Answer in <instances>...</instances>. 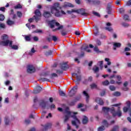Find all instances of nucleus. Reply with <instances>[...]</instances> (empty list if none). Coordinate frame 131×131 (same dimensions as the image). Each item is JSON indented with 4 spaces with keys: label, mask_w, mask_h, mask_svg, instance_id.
Segmentation results:
<instances>
[{
    "label": "nucleus",
    "mask_w": 131,
    "mask_h": 131,
    "mask_svg": "<svg viewBox=\"0 0 131 131\" xmlns=\"http://www.w3.org/2000/svg\"><path fill=\"white\" fill-rule=\"evenodd\" d=\"M40 81H50V80L45 78H42L40 79Z\"/></svg>",
    "instance_id": "41"
},
{
    "label": "nucleus",
    "mask_w": 131,
    "mask_h": 131,
    "mask_svg": "<svg viewBox=\"0 0 131 131\" xmlns=\"http://www.w3.org/2000/svg\"><path fill=\"white\" fill-rule=\"evenodd\" d=\"M65 114L64 122H67L68 119H69L70 117H72L74 119V120L72 121V125L75 126L76 128H78V127H79V124H80V121H79L77 117H76V116H75L77 114V113L70 112L68 108H67L65 112Z\"/></svg>",
    "instance_id": "1"
},
{
    "label": "nucleus",
    "mask_w": 131,
    "mask_h": 131,
    "mask_svg": "<svg viewBox=\"0 0 131 131\" xmlns=\"http://www.w3.org/2000/svg\"><path fill=\"white\" fill-rule=\"evenodd\" d=\"M5 19V16L3 14L0 15V21H4Z\"/></svg>",
    "instance_id": "45"
},
{
    "label": "nucleus",
    "mask_w": 131,
    "mask_h": 131,
    "mask_svg": "<svg viewBox=\"0 0 131 131\" xmlns=\"http://www.w3.org/2000/svg\"><path fill=\"white\" fill-rule=\"evenodd\" d=\"M61 8L60 6V4L58 3H54L51 7V13L56 16V17H61L62 15H66V12L63 10L60 12L59 10H61Z\"/></svg>",
    "instance_id": "2"
},
{
    "label": "nucleus",
    "mask_w": 131,
    "mask_h": 131,
    "mask_svg": "<svg viewBox=\"0 0 131 131\" xmlns=\"http://www.w3.org/2000/svg\"><path fill=\"white\" fill-rule=\"evenodd\" d=\"M77 92V86H75L70 91L69 94L70 97H72V96H74V95H75Z\"/></svg>",
    "instance_id": "9"
},
{
    "label": "nucleus",
    "mask_w": 131,
    "mask_h": 131,
    "mask_svg": "<svg viewBox=\"0 0 131 131\" xmlns=\"http://www.w3.org/2000/svg\"><path fill=\"white\" fill-rule=\"evenodd\" d=\"M96 43L97 46H101V45H102V42H101V41L98 39L96 40Z\"/></svg>",
    "instance_id": "55"
},
{
    "label": "nucleus",
    "mask_w": 131,
    "mask_h": 131,
    "mask_svg": "<svg viewBox=\"0 0 131 131\" xmlns=\"http://www.w3.org/2000/svg\"><path fill=\"white\" fill-rule=\"evenodd\" d=\"M52 40L54 41H57V40H58V38L56 36H52Z\"/></svg>",
    "instance_id": "46"
},
{
    "label": "nucleus",
    "mask_w": 131,
    "mask_h": 131,
    "mask_svg": "<svg viewBox=\"0 0 131 131\" xmlns=\"http://www.w3.org/2000/svg\"><path fill=\"white\" fill-rule=\"evenodd\" d=\"M40 105L41 107H42V108L46 107V103H45V102H41Z\"/></svg>",
    "instance_id": "56"
},
{
    "label": "nucleus",
    "mask_w": 131,
    "mask_h": 131,
    "mask_svg": "<svg viewBox=\"0 0 131 131\" xmlns=\"http://www.w3.org/2000/svg\"><path fill=\"white\" fill-rule=\"evenodd\" d=\"M28 73H34L35 72V68L32 65H29L27 66Z\"/></svg>",
    "instance_id": "7"
},
{
    "label": "nucleus",
    "mask_w": 131,
    "mask_h": 131,
    "mask_svg": "<svg viewBox=\"0 0 131 131\" xmlns=\"http://www.w3.org/2000/svg\"><path fill=\"white\" fill-rule=\"evenodd\" d=\"M15 9H21L22 8V6L20 4H18L17 5L15 6L14 7Z\"/></svg>",
    "instance_id": "50"
},
{
    "label": "nucleus",
    "mask_w": 131,
    "mask_h": 131,
    "mask_svg": "<svg viewBox=\"0 0 131 131\" xmlns=\"http://www.w3.org/2000/svg\"><path fill=\"white\" fill-rule=\"evenodd\" d=\"M7 23L8 24V25H13V24H14V21L11 20H8L7 21Z\"/></svg>",
    "instance_id": "35"
},
{
    "label": "nucleus",
    "mask_w": 131,
    "mask_h": 131,
    "mask_svg": "<svg viewBox=\"0 0 131 131\" xmlns=\"http://www.w3.org/2000/svg\"><path fill=\"white\" fill-rule=\"evenodd\" d=\"M63 7H64V8H66L67 7H69L70 8H73L74 6H73V5H72L71 3H69L68 2H65L64 3Z\"/></svg>",
    "instance_id": "17"
},
{
    "label": "nucleus",
    "mask_w": 131,
    "mask_h": 131,
    "mask_svg": "<svg viewBox=\"0 0 131 131\" xmlns=\"http://www.w3.org/2000/svg\"><path fill=\"white\" fill-rule=\"evenodd\" d=\"M67 33H68L67 32H66V31H62L61 32V34H62V35H63V36L66 35L67 34Z\"/></svg>",
    "instance_id": "62"
},
{
    "label": "nucleus",
    "mask_w": 131,
    "mask_h": 131,
    "mask_svg": "<svg viewBox=\"0 0 131 131\" xmlns=\"http://www.w3.org/2000/svg\"><path fill=\"white\" fill-rule=\"evenodd\" d=\"M17 14L18 17H19V18H21V17H22V13H21V12L18 11L17 12Z\"/></svg>",
    "instance_id": "58"
},
{
    "label": "nucleus",
    "mask_w": 131,
    "mask_h": 131,
    "mask_svg": "<svg viewBox=\"0 0 131 131\" xmlns=\"http://www.w3.org/2000/svg\"><path fill=\"white\" fill-rule=\"evenodd\" d=\"M126 105L127 106L128 108H130L131 102L129 101H127L126 102Z\"/></svg>",
    "instance_id": "38"
},
{
    "label": "nucleus",
    "mask_w": 131,
    "mask_h": 131,
    "mask_svg": "<svg viewBox=\"0 0 131 131\" xmlns=\"http://www.w3.org/2000/svg\"><path fill=\"white\" fill-rule=\"evenodd\" d=\"M119 12L120 14H122V13H124V8H119Z\"/></svg>",
    "instance_id": "42"
},
{
    "label": "nucleus",
    "mask_w": 131,
    "mask_h": 131,
    "mask_svg": "<svg viewBox=\"0 0 131 131\" xmlns=\"http://www.w3.org/2000/svg\"><path fill=\"white\" fill-rule=\"evenodd\" d=\"M68 68V64H67V63L64 62L61 64V69H62V70H66Z\"/></svg>",
    "instance_id": "16"
},
{
    "label": "nucleus",
    "mask_w": 131,
    "mask_h": 131,
    "mask_svg": "<svg viewBox=\"0 0 131 131\" xmlns=\"http://www.w3.org/2000/svg\"><path fill=\"white\" fill-rule=\"evenodd\" d=\"M52 54H53V52L52 51V50H49L45 53L46 56H51Z\"/></svg>",
    "instance_id": "28"
},
{
    "label": "nucleus",
    "mask_w": 131,
    "mask_h": 131,
    "mask_svg": "<svg viewBox=\"0 0 131 131\" xmlns=\"http://www.w3.org/2000/svg\"><path fill=\"white\" fill-rule=\"evenodd\" d=\"M95 101L97 104H99V105L104 104V101H103V100L99 97L96 98Z\"/></svg>",
    "instance_id": "11"
},
{
    "label": "nucleus",
    "mask_w": 131,
    "mask_h": 131,
    "mask_svg": "<svg viewBox=\"0 0 131 131\" xmlns=\"http://www.w3.org/2000/svg\"><path fill=\"white\" fill-rule=\"evenodd\" d=\"M107 13L108 14H111V6H108L107 8Z\"/></svg>",
    "instance_id": "40"
},
{
    "label": "nucleus",
    "mask_w": 131,
    "mask_h": 131,
    "mask_svg": "<svg viewBox=\"0 0 131 131\" xmlns=\"http://www.w3.org/2000/svg\"><path fill=\"white\" fill-rule=\"evenodd\" d=\"M124 20L125 21H129V16L128 15H124Z\"/></svg>",
    "instance_id": "32"
},
{
    "label": "nucleus",
    "mask_w": 131,
    "mask_h": 131,
    "mask_svg": "<svg viewBox=\"0 0 131 131\" xmlns=\"http://www.w3.org/2000/svg\"><path fill=\"white\" fill-rule=\"evenodd\" d=\"M82 107H83V104L81 103L79 104L77 106L78 108H81Z\"/></svg>",
    "instance_id": "63"
},
{
    "label": "nucleus",
    "mask_w": 131,
    "mask_h": 131,
    "mask_svg": "<svg viewBox=\"0 0 131 131\" xmlns=\"http://www.w3.org/2000/svg\"><path fill=\"white\" fill-rule=\"evenodd\" d=\"M4 121H5V124H6V125H8V124L10 123V119L8 117H5L4 119Z\"/></svg>",
    "instance_id": "23"
},
{
    "label": "nucleus",
    "mask_w": 131,
    "mask_h": 131,
    "mask_svg": "<svg viewBox=\"0 0 131 131\" xmlns=\"http://www.w3.org/2000/svg\"><path fill=\"white\" fill-rule=\"evenodd\" d=\"M76 13H77V14H80L82 16H88V13H85V9H84L76 10Z\"/></svg>",
    "instance_id": "8"
},
{
    "label": "nucleus",
    "mask_w": 131,
    "mask_h": 131,
    "mask_svg": "<svg viewBox=\"0 0 131 131\" xmlns=\"http://www.w3.org/2000/svg\"><path fill=\"white\" fill-rule=\"evenodd\" d=\"M9 98H5L4 100V103L5 104H9Z\"/></svg>",
    "instance_id": "52"
},
{
    "label": "nucleus",
    "mask_w": 131,
    "mask_h": 131,
    "mask_svg": "<svg viewBox=\"0 0 131 131\" xmlns=\"http://www.w3.org/2000/svg\"><path fill=\"white\" fill-rule=\"evenodd\" d=\"M130 51V48L129 47H126L124 49V52H129Z\"/></svg>",
    "instance_id": "59"
},
{
    "label": "nucleus",
    "mask_w": 131,
    "mask_h": 131,
    "mask_svg": "<svg viewBox=\"0 0 131 131\" xmlns=\"http://www.w3.org/2000/svg\"><path fill=\"white\" fill-rule=\"evenodd\" d=\"M50 125H51V124H50ZM50 125H49V124H48L47 125H45V126H43L42 127V131L47 130V129H48V128L50 127Z\"/></svg>",
    "instance_id": "22"
},
{
    "label": "nucleus",
    "mask_w": 131,
    "mask_h": 131,
    "mask_svg": "<svg viewBox=\"0 0 131 131\" xmlns=\"http://www.w3.org/2000/svg\"><path fill=\"white\" fill-rule=\"evenodd\" d=\"M97 65H98V66L100 67V68H101V69H103V61H99L97 63Z\"/></svg>",
    "instance_id": "27"
},
{
    "label": "nucleus",
    "mask_w": 131,
    "mask_h": 131,
    "mask_svg": "<svg viewBox=\"0 0 131 131\" xmlns=\"http://www.w3.org/2000/svg\"><path fill=\"white\" fill-rule=\"evenodd\" d=\"M8 37L7 35H4L2 37V41L0 42V45L2 46H9L12 50H18L19 47L18 45H13V41H10L8 39Z\"/></svg>",
    "instance_id": "3"
},
{
    "label": "nucleus",
    "mask_w": 131,
    "mask_h": 131,
    "mask_svg": "<svg viewBox=\"0 0 131 131\" xmlns=\"http://www.w3.org/2000/svg\"><path fill=\"white\" fill-rule=\"evenodd\" d=\"M89 48V46H86L85 48H84V50L85 51H86L88 53H91V50L90 49H88Z\"/></svg>",
    "instance_id": "48"
},
{
    "label": "nucleus",
    "mask_w": 131,
    "mask_h": 131,
    "mask_svg": "<svg viewBox=\"0 0 131 131\" xmlns=\"http://www.w3.org/2000/svg\"><path fill=\"white\" fill-rule=\"evenodd\" d=\"M48 25H49L50 28H54L55 26L57 27L56 29H53V31H57L58 30L63 29V26L60 25L59 23H57V21L55 20L48 21Z\"/></svg>",
    "instance_id": "5"
},
{
    "label": "nucleus",
    "mask_w": 131,
    "mask_h": 131,
    "mask_svg": "<svg viewBox=\"0 0 131 131\" xmlns=\"http://www.w3.org/2000/svg\"><path fill=\"white\" fill-rule=\"evenodd\" d=\"M76 10H74V9L67 11L68 14H72V13H76Z\"/></svg>",
    "instance_id": "34"
},
{
    "label": "nucleus",
    "mask_w": 131,
    "mask_h": 131,
    "mask_svg": "<svg viewBox=\"0 0 131 131\" xmlns=\"http://www.w3.org/2000/svg\"><path fill=\"white\" fill-rule=\"evenodd\" d=\"M94 51L96 52V53H100V50H99V48L97 47L94 48Z\"/></svg>",
    "instance_id": "39"
},
{
    "label": "nucleus",
    "mask_w": 131,
    "mask_h": 131,
    "mask_svg": "<svg viewBox=\"0 0 131 131\" xmlns=\"http://www.w3.org/2000/svg\"><path fill=\"white\" fill-rule=\"evenodd\" d=\"M127 6H131V0H129L126 3Z\"/></svg>",
    "instance_id": "64"
},
{
    "label": "nucleus",
    "mask_w": 131,
    "mask_h": 131,
    "mask_svg": "<svg viewBox=\"0 0 131 131\" xmlns=\"http://www.w3.org/2000/svg\"><path fill=\"white\" fill-rule=\"evenodd\" d=\"M59 94L60 96H61L62 97H65V93H64V92H63L62 91H59Z\"/></svg>",
    "instance_id": "36"
},
{
    "label": "nucleus",
    "mask_w": 131,
    "mask_h": 131,
    "mask_svg": "<svg viewBox=\"0 0 131 131\" xmlns=\"http://www.w3.org/2000/svg\"><path fill=\"white\" fill-rule=\"evenodd\" d=\"M43 16L45 18H50V17H52V14L49 11H45L44 12Z\"/></svg>",
    "instance_id": "13"
},
{
    "label": "nucleus",
    "mask_w": 131,
    "mask_h": 131,
    "mask_svg": "<svg viewBox=\"0 0 131 131\" xmlns=\"http://www.w3.org/2000/svg\"><path fill=\"white\" fill-rule=\"evenodd\" d=\"M114 96H115V97H119L120 96V93L119 92H116L113 94Z\"/></svg>",
    "instance_id": "37"
},
{
    "label": "nucleus",
    "mask_w": 131,
    "mask_h": 131,
    "mask_svg": "<svg viewBox=\"0 0 131 131\" xmlns=\"http://www.w3.org/2000/svg\"><path fill=\"white\" fill-rule=\"evenodd\" d=\"M67 130H71V126L69 124H67Z\"/></svg>",
    "instance_id": "60"
},
{
    "label": "nucleus",
    "mask_w": 131,
    "mask_h": 131,
    "mask_svg": "<svg viewBox=\"0 0 131 131\" xmlns=\"http://www.w3.org/2000/svg\"><path fill=\"white\" fill-rule=\"evenodd\" d=\"M82 122L83 124H86L89 122V118L86 116H84L82 118Z\"/></svg>",
    "instance_id": "14"
},
{
    "label": "nucleus",
    "mask_w": 131,
    "mask_h": 131,
    "mask_svg": "<svg viewBox=\"0 0 131 131\" xmlns=\"http://www.w3.org/2000/svg\"><path fill=\"white\" fill-rule=\"evenodd\" d=\"M110 83H111V84H115V83H116V81H115V80L113 79H111L110 80Z\"/></svg>",
    "instance_id": "53"
},
{
    "label": "nucleus",
    "mask_w": 131,
    "mask_h": 131,
    "mask_svg": "<svg viewBox=\"0 0 131 131\" xmlns=\"http://www.w3.org/2000/svg\"><path fill=\"white\" fill-rule=\"evenodd\" d=\"M104 60H105V62H107V65L108 66H110V65H111L112 63H111V60H110V59L105 58Z\"/></svg>",
    "instance_id": "25"
},
{
    "label": "nucleus",
    "mask_w": 131,
    "mask_h": 131,
    "mask_svg": "<svg viewBox=\"0 0 131 131\" xmlns=\"http://www.w3.org/2000/svg\"><path fill=\"white\" fill-rule=\"evenodd\" d=\"M116 78V80H118L116 81L117 84H121V76H120V75H117Z\"/></svg>",
    "instance_id": "12"
},
{
    "label": "nucleus",
    "mask_w": 131,
    "mask_h": 131,
    "mask_svg": "<svg viewBox=\"0 0 131 131\" xmlns=\"http://www.w3.org/2000/svg\"><path fill=\"white\" fill-rule=\"evenodd\" d=\"M33 39L34 41H38V38L37 36L33 37Z\"/></svg>",
    "instance_id": "57"
},
{
    "label": "nucleus",
    "mask_w": 131,
    "mask_h": 131,
    "mask_svg": "<svg viewBox=\"0 0 131 131\" xmlns=\"http://www.w3.org/2000/svg\"><path fill=\"white\" fill-rule=\"evenodd\" d=\"M102 124H103V125L105 126V127H108V125H109V124H108V122H107V121H106V120L103 121Z\"/></svg>",
    "instance_id": "30"
},
{
    "label": "nucleus",
    "mask_w": 131,
    "mask_h": 131,
    "mask_svg": "<svg viewBox=\"0 0 131 131\" xmlns=\"http://www.w3.org/2000/svg\"><path fill=\"white\" fill-rule=\"evenodd\" d=\"M79 71L77 73H73L72 74V76H76V83H78L79 81H80V75H79Z\"/></svg>",
    "instance_id": "10"
},
{
    "label": "nucleus",
    "mask_w": 131,
    "mask_h": 131,
    "mask_svg": "<svg viewBox=\"0 0 131 131\" xmlns=\"http://www.w3.org/2000/svg\"><path fill=\"white\" fill-rule=\"evenodd\" d=\"M31 35H29L28 36H25V39L26 41H30L31 40Z\"/></svg>",
    "instance_id": "24"
},
{
    "label": "nucleus",
    "mask_w": 131,
    "mask_h": 131,
    "mask_svg": "<svg viewBox=\"0 0 131 131\" xmlns=\"http://www.w3.org/2000/svg\"><path fill=\"white\" fill-rule=\"evenodd\" d=\"M110 89L111 91H115V86L114 85H110Z\"/></svg>",
    "instance_id": "51"
},
{
    "label": "nucleus",
    "mask_w": 131,
    "mask_h": 131,
    "mask_svg": "<svg viewBox=\"0 0 131 131\" xmlns=\"http://www.w3.org/2000/svg\"><path fill=\"white\" fill-rule=\"evenodd\" d=\"M35 16H34V17H35V21L38 22L40 20V17L41 16V13H40L39 10L36 9L35 11Z\"/></svg>",
    "instance_id": "6"
},
{
    "label": "nucleus",
    "mask_w": 131,
    "mask_h": 131,
    "mask_svg": "<svg viewBox=\"0 0 131 131\" xmlns=\"http://www.w3.org/2000/svg\"><path fill=\"white\" fill-rule=\"evenodd\" d=\"M90 88L92 90L98 89V85L95 83H93L90 85Z\"/></svg>",
    "instance_id": "21"
},
{
    "label": "nucleus",
    "mask_w": 131,
    "mask_h": 131,
    "mask_svg": "<svg viewBox=\"0 0 131 131\" xmlns=\"http://www.w3.org/2000/svg\"><path fill=\"white\" fill-rule=\"evenodd\" d=\"M93 70L95 73L98 72V71H99V67H97V66H95L93 67Z\"/></svg>",
    "instance_id": "29"
},
{
    "label": "nucleus",
    "mask_w": 131,
    "mask_h": 131,
    "mask_svg": "<svg viewBox=\"0 0 131 131\" xmlns=\"http://www.w3.org/2000/svg\"><path fill=\"white\" fill-rule=\"evenodd\" d=\"M34 53H35V50H34V48H32L29 53V55H31L32 54H34Z\"/></svg>",
    "instance_id": "43"
},
{
    "label": "nucleus",
    "mask_w": 131,
    "mask_h": 131,
    "mask_svg": "<svg viewBox=\"0 0 131 131\" xmlns=\"http://www.w3.org/2000/svg\"><path fill=\"white\" fill-rule=\"evenodd\" d=\"M42 90V88L40 86H38L36 88V90L34 91V94H38V93H40V91Z\"/></svg>",
    "instance_id": "15"
},
{
    "label": "nucleus",
    "mask_w": 131,
    "mask_h": 131,
    "mask_svg": "<svg viewBox=\"0 0 131 131\" xmlns=\"http://www.w3.org/2000/svg\"><path fill=\"white\" fill-rule=\"evenodd\" d=\"M34 19H35V17H34L33 18H30L29 19V22H30V23H31V22H33V20H34Z\"/></svg>",
    "instance_id": "61"
},
{
    "label": "nucleus",
    "mask_w": 131,
    "mask_h": 131,
    "mask_svg": "<svg viewBox=\"0 0 131 131\" xmlns=\"http://www.w3.org/2000/svg\"><path fill=\"white\" fill-rule=\"evenodd\" d=\"M129 109H130L129 107L125 106L123 108V112L126 113V112H127V111H128V110H129Z\"/></svg>",
    "instance_id": "33"
},
{
    "label": "nucleus",
    "mask_w": 131,
    "mask_h": 131,
    "mask_svg": "<svg viewBox=\"0 0 131 131\" xmlns=\"http://www.w3.org/2000/svg\"><path fill=\"white\" fill-rule=\"evenodd\" d=\"M105 29L106 30H108V31H110V32L113 31V29H112V28H110V27H105Z\"/></svg>",
    "instance_id": "44"
},
{
    "label": "nucleus",
    "mask_w": 131,
    "mask_h": 131,
    "mask_svg": "<svg viewBox=\"0 0 131 131\" xmlns=\"http://www.w3.org/2000/svg\"><path fill=\"white\" fill-rule=\"evenodd\" d=\"M109 83H110V82L107 80L102 82V85H108Z\"/></svg>",
    "instance_id": "26"
},
{
    "label": "nucleus",
    "mask_w": 131,
    "mask_h": 131,
    "mask_svg": "<svg viewBox=\"0 0 131 131\" xmlns=\"http://www.w3.org/2000/svg\"><path fill=\"white\" fill-rule=\"evenodd\" d=\"M83 95H84V96L86 97V101L87 102H89V100L90 99V96L89 95V94L86 92V91H83Z\"/></svg>",
    "instance_id": "19"
},
{
    "label": "nucleus",
    "mask_w": 131,
    "mask_h": 131,
    "mask_svg": "<svg viewBox=\"0 0 131 131\" xmlns=\"http://www.w3.org/2000/svg\"><path fill=\"white\" fill-rule=\"evenodd\" d=\"M120 47H121V44L120 43H114L113 49L115 50H116V48H120Z\"/></svg>",
    "instance_id": "20"
},
{
    "label": "nucleus",
    "mask_w": 131,
    "mask_h": 131,
    "mask_svg": "<svg viewBox=\"0 0 131 131\" xmlns=\"http://www.w3.org/2000/svg\"><path fill=\"white\" fill-rule=\"evenodd\" d=\"M103 130H105V127L104 126H101L98 128V131H103Z\"/></svg>",
    "instance_id": "31"
},
{
    "label": "nucleus",
    "mask_w": 131,
    "mask_h": 131,
    "mask_svg": "<svg viewBox=\"0 0 131 131\" xmlns=\"http://www.w3.org/2000/svg\"><path fill=\"white\" fill-rule=\"evenodd\" d=\"M122 26H123V27H128V26H129V25L128 24L125 23H122Z\"/></svg>",
    "instance_id": "49"
},
{
    "label": "nucleus",
    "mask_w": 131,
    "mask_h": 131,
    "mask_svg": "<svg viewBox=\"0 0 131 131\" xmlns=\"http://www.w3.org/2000/svg\"><path fill=\"white\" fill-rule=\"evenodd\" d=\"M118 128H119V127H118V126H115L114 127V128H113V131L118 130Z\"/></svg>",
    "instance_id": "54"
},
{
    "label": "nucleus",
    "mask_w": 131,
    "mask_h": 131,
    "mask_svg": "<svg viewBox=\"0 0 131 131\" xmlns=\"http://www.w3.org/2000/svg\"><path fill=\"white\" fill-rule=\"evenodd\" d=\"M93 29L94 35H95V36H98V35H99V31H98V30H99V29L98 28V27H95L94 28H93Z\"/></svg>",
    "instance_id": "18"
},
{
    "label": "nucleus",
    "mask_w": 131,
    "mask_h": 131,
    "mask_svg": "<svg viewBox=\"0 0 131 131\" xmlns=\"http://www.w3.org/2000/svg\"><path fill=\"white\" fill-rule=\"evenodd\" d=\"M119 109H120V107H118V111L116 113L115 112V110H114V108H110L109 107H103L102 108V111H103V112H104L105 114L108 113V112H110V111L111 113H112L113 116H116V115H118L119 117H120V116L122 115V112H121L120 110H119Z\"/></svg>",
    "instance_id": "4"
},
{
    "label": "nucleus",
    "mask_w": 131,
    "mask_h": 131,
    "mask_svg": "<svg viewBox=\"0 0 131 131\" xmlns=\"http://www.w3.org/2000/svg\"><path fill=\"white\" fill-rule=\"evenodd\" d=\"M93 15H95V16H97V17H100V14L96 11H93Z\"/></svg>",
    "instance_id": "47"
}]
</instances>
